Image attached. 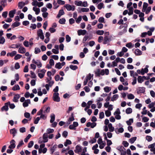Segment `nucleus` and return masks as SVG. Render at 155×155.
Returning <instances> with one entry per match:
<instances>
[{"label":"nucleus","mask_w":155,"mask_h":155,"mask_svg":"<svg viewBox=\"0 0 155 155\" xmlns=\"http://www.w3.org/2000/svg\"><path fill=\"white\" fill-rule=\"evenodd\" d=\"M69 148H68L66 149H63L62 151L63 154H69L70 155H73L74 152L72 150H69Z\"/></svg>","instance_id":"nucleus-1"},{"label":"nucleus","mask_w":155,"mask_h":155,"mask_svg":"<svg viewBox=\"0 0 155 155\" xmlns=\"http://www.w3.org/2000/svg\"><path fill=\"white\" fill-rule=\"evenodd\" d=\"M127 25H126V26L125 27L124 26L122 25H120L119 27V29H121L123 28V30L119 32L118 33V35L119 36L121 35L124 34L127 31Z\"/></svg>","instance_id":"nucleus-2"},{"label":"nucleus","mask_w":155,"mask_h":155,"mask_svg":"<svg viewBox=\"0 0 155 155\" xmlns=\"http://www.w3.org/2000/svg\"><path fill=\"white\" fill-rule=\"evenodd\" d=\"M120 111L119 108H117L116 111L114 113V115L115 116V118L117 120L121 119V116L120 115Z\"/></svg>","instance_id":"nucleus-3"},{"label":"nucleus","mask_w":155,"mask_h":155,"mask_svg":"<svg viewBox=\"0 0 155 155\" xmlns=\"http://www.w3.org/2000/svg\"><path fill=\"white\" fill-rule=\"evenodd\" d=\"M37 33L38 36L41 39L43 40L44 39L43 33L42 30L41 29H38L37 31Z\"/></svg>","instance_id":"nucleus-4"},{"label":"nucleus","mask_w":155,"mask_h":155,"mask_svg":"<svg viewBox=\"0 0 155 155\" xmlns=\"http://www.w3.org/2000/svg\"><path fill=\"white\" fill-rule=\"evenodd\" d=\"M64 7L68 11H74L75 10V6L74 5H71L69 4H66L64 5Z\"/></svg>","instance_id":"nucleus-5"},{"label":"nucleus","mask_w":155,"mask_h":155,"mask_svg":"<svg viewBox=\"0 0 155 155\" xmlns=\"http://www.w3.org/2000/svg\"><path fill=\"white\" fill-rule=\"evenodd\" d=\"M104 106L105 108H108V110L110 111L112 110L113 109V105L109 104V102H106L104 104Z\"/></svg>","instance_id":"nucleus-6"},{"label":"nucleus","mask_w":155,"mask_h":155,"mask_svg":"<svg viewBox=\"0 0 155 155\" xmlns=\"http://www.w3.org/2000/svg\"><path fill=\"white\" fill-rule=\"evenodd\" d=\"M53 99L54 101L59 102L60 101V98L59 97L58 93H54L53 96Z\"/></svg>","instance_id":"nucleus-7"},{"label":"nucleus","mask_w":155,"mask_h":155,"mask_svg":"<svg viewBox=\"0 0 155 155\" xmlns=\"http://www.w3.org/2000/svg\"><path fill=\"white\" fill-rule=\"evenodd\" d=\"M32 63L35 64L37 65V67L38 68H40L42 66V64L40 61L38 60H35L33 59L32 61Z\"/></svg>","instance_id":"nucleus-8"},{"label":"nucleus","mask_w":155,"mask_h":155,"mask_svg":"<svg viewBox=\"0 0 155 155\" xmlns=\"http://www.w3.org/2000/svg\"><path fill=\"white\" fill-rule=\"evenodd\" d=\"M40 72L38 74V76L40 78H42L44 77L46 71L43 69L41 70Z\"/></svg>","instance_id":"nucleus-9"},{"label":"nucleus","mask_w":155,"mask_h":155,"mask_svg":"<svg viewBox=\"0 0 155 155\" xmlns=\"http://www.w3.org/2000/svg\"><path fill=\"white\" fill-rule=\"evenodd\" d=\"M10 102H8L7 103L5 104V105L3 106L1 108V110L2 111H7L8 109V104H10Z\"/></svg>","instance_id":"nucleus-10"},{"label":"nucleus","mask_w":155,"mask_h":155,"mask_svg":"<svg viewBox=\"0 0 155 155\" xmlns=\"http://www.w3.org/2000/svg\"><path fill=\"white\" fill-rule=\"evenodd\" d=\"M15 142L14 140H12L10 142V145L8 147V148L11 149H13L15 147Z\"/></svg>","instance_id":"nucleus-11"},{"label":"nucleus","mask_w":155,"mask_h":155,"mask_svg":"<svg viewBox=\"0 0 155 155\" xmlns=\"http://www.w3.org/2000/svg\"><path fill=\"white\" fill-rule=\"evenodd\" d=\"M155 105V103L154 102H152L148 105V107L150 108H151L150 111L151 112H153L155 111V107H154Z\"/></svg>","instance_id":"nucleus-12"},{"label":"nucleus","mask_w":155,"mask_h":155,"mask_svg":"<svg viewBox=\"0 0 155 155\" xmlns=\"http://www.w3.org/2000/svg\"><path fill=\"white\" fill-rule=\"evenodd\" d=\"M87 32V31L85 30L81 29L78 30L77 31L78 35L79 36L84 35L86 34Z\"/></svg>","instance_id":"nucleus-13"},{"label":"nucleus","mask_w":155,"mask_h":155,"mask_svg":"<svg viewBox=\"0 0 155 155\" xmlns=\"http://www.w3.org/2000/svg\"><path fill=\"white\" fill-rule=\"evenodd\" d=\"M81 147L79 145H77L76 146L75 149L74 151L75 153H78L81 152Z\"/></svg>","instance_id":"nucleus-14"},{"label":"nucleus","mask_w":155,"mask_h":155,"mask_svg":"<svg viewBox=\"0 0 155 155\" xmlns=\"http://www.w3.org/2000/svg\"><path fill=\"white\" fill-rule=\"evenodd\" d=\"M16 10L15 9L13 10L10 11L8 15L10 18H13L14 16V15L15 14Z\"/></svg>","instance_id":"nucleus-15"},{"label":"nucleus","mask_w":155,"mask_h":155,"mask_svg":"<svg viewBox=\"0 0 155 155\" xmlns=\"http://www.w3.org/2000/svg\"><path fill=\"white\" fill-rule=\"evenodd\" d=\"M31 104V101L30 99H27L23 103V106L24 107H26L28 106L29 104Z\"/></svg>","instance_id":"nucleus-16"},{"label":"nucleus","mask_w":155,"mask_h":155,"mask_svg":"<svg viewBox=\"0 0 155 155\" xmlns=\"http://www.w3.org/2000/svg\"><path fill=\"white\" fill-rule=\"evenodd\" d=\"M18 52L20 53L24 54L26 52V49L24 47L20 46Z\"/></svg>","instance_id":"nucleus-17"},{"label":"nucleus","mask_w":155,"mask_h":155,"mask_svg":"<svg viewBox=\"0 0 155 155\" xmlns=\"http://www.w3.org/2000/svg\"><path fill=\"white\" fill-rule=\"evenodd\" d=\"M48 134L46 133L44 134L43 136V141L42 142L44 143L47 142L48 141Z\"/></svg>","instance_id":"nucleus-18"},{"label":"nucleus","mask_w":155,"mask_h":155,"mask_svg":"<svg viewBox=\"0 0 155 155\" xmlns=\"http://www.w3.org/2000/svg\"><path fill=\"white\" fill-rule=\"evenodd\" d=\"M108 127L109 128V131L110 132H112L114 130V128L112 126V124L110 123L108 124Z\"/></svg>","instance_id":"nucleus-19"},{"label":"nucleus","mask_w":155,"mask_h":155,"mask_svg":"<svg viewBox=\"0 0 155 155\" xmlns=\"http://www.w3.org/2000/svg\"><path fill=\"white\" fill-rule=\"evenodd\" d=\"M20 95L18 94H16L14 97L13 101L15 102H17L18 101V99L20 97Z\"/></svg>","instance_id":"nucleus-20"},{"label":"nucleus","mask_w":155,"mask_h":155,"mask_svg":"<svg viewBox=\"0 0 155 155\" xmlns=\"http://www.w3.org/2000/svg\"><path fill=\"white\" fill-rule=\"evenodd\" d=\"M33 10L35 12L36 15L38 14L40 12V9L39 8L36 7H34L33 8Z\"/></svg>","instance_id":"nucleus-21"},{"label":"nucleus","mask_w":155,"mask_h":155,"mask_svg":"<svg viewBox=\"0 0 155 155\" xmlns=\"http://www.w3.org/2000/svg\"><path fill=\"white\" fill-rule=\"evenodd\" d=\"M64 10L63 9H61L59 11L57 17L58 18H59L61 15H64Z\"/></svg>","instance_id":"nucleus-22"},{"label":"nucleus","mask_w":155,"mask_h":155,"mask_svg":"<svg viewBox=\"0 0 155 155\" xmlns=\"http://www.w3.org/2000/svg\"><path fill=\"white\" fill-rule=\"evenodd\" d=\"M25 5V3L23 2H21L18 3V7L20 9H21Z\"/></svg>","instance_id":"nucleus-23"},{"label":"nucleus","mask_w":155,"mask_h":155,"mask_svg":"<svg viewBox=\"0 0 155 155\" xmlns=\"http://www.w3.org/2000/svg\"><path fill=\"white\" fill-rule=\"evenodd\" d=\"M74 119L73 117V115H71V117L69 118L68 120L67 124H69L71 123V122L74 120Z\"/></svg>","instance_id":"nucleus-24"},{"label":"nucleus","mask_w":155,"mask_h":155,"mask_svg":"<svg viewBox=\"0 0 155 155\" xmlns=\"http://www.w3.org/2000/svg\"><path fill=\"white\" fill-rule=\"evenodd\" d=\"M134 53L136 55H140L142 54V52L139 49H137L135 50Z\"/></svg>","instance_id":"nucleus-25"},{"label":"nucleus","mask_w":155,"mask_h":155,"mask_svg":"<svg viewBox=\"0 0 155 155\" xmlns=\"http://www.w3.org/2000/svg\"><path fill=\"white\" fill-rule=\"evenodd\" d=\"M148 6V4L147 3L144 2L143 4V8L142 9V11L143 12H145Z\"/></svg>","instance_id":"nucleus-26"},{"label":"nucleus","mask_w":155,"mask_h":155,"mask_svg":"<svg viewBox=\"0 0 155 155\" xmlns=\"http://www.w3.org/2000/svg\"><path fill=\"white\" fill-rule=\"evenodd\" d=\"M89 11V9L88 8H79V12H88Z\"/></svg>","instance_id":"nucleus-27"},{"label":"nucleus","mask_w":155,"mask_h":155,"mask_svg":"<svg viewBox=\"0 0 155 155\" xmlns=\"http://www.w3.org/2000/svg\"><path fill=\"white\" fill-rule=\"evenodd\" d=\"M148 71V69L147 68H145L144 69L142 68L141 70V74L143 75L145 73H147Z\"/></svg>","instance_id":"nucleus-28"},{"label":"nucleus","mask_w":155,"mask_h":155,"mask_svg":"<svg viewBox=\"0 0 155 155\" xmlns=\"http://www.w3.org/2000/svg\"><path fill=\"white\" fill-rule=\"evenodd\" d=\"M47 149L46 148H44L42 149H39L38 152L39 153H45L47 151Z\"/></svg>","instance_id":"nucleus-29"},{"label":"nucleus","mask_w":155,"mask_h":155,"mask_svg":"<svg viewBox=\"0 0 155 155\" xmlns=\"http://www.w3.org/2000/svg\"><path fill=\"white\" fill-rule=\"evenodd\" d=\"M17 53V52L15 51H13L11 53H8L7 54V56H10L11 57H13Z\"/></svg>","instance_id":"nucleus-30"},{"label":"nucleus","mask_w":155,"mask_h":155,"mask_svg":"<svg viewBox=\"0 0 155 155\" xmlns=\"http://www.w3.org/2000/svg\"><path fill=\"white\" fill-rule=\"evenodd\" d=\"M104 91L106 93H108L111 90V87H110L106 86L104 88Z\"/></svg>","instance_id":"nucleus-31"},{"label":"nucleus","mask_w":155,"mask_h":155,"mask_svg":"<svg viewBox=\"0 0 155 155\" xmlns=\"http://www.w3.org/2000/svg\"><path fill=\"white\" fill-rule=\"evenodd\" d=\"M118 95L117 94L114 95L111 98V101H114L117 100L118 97Z\"/></svg>","instance_id":"nucleus-32"},{"label":"nucleus","mask_w":155,"mask_h":155,"mask_svg":"<svg viewBox=\"0 0 155 155\" xmlns=\"http://www.w3.org/2000/svg\"><path fill=\"white\" fill-rule=\"evenodd\" d=\"M10 133L11 134H13L14 137L15 136V134H16L17 131L15 128H13L10 130Z\"/></svg>","instance_id":"nucleus-33"},{"label":"nucleus","mask_w":155,"mask_h":155,"mask_svg":"<svg viewBox=\"0 0 155 155\" xmlns=\"http://www.w3.org/2000/svg\"><path fill=\"white\" fill-rule=\"evenodd\" d=\"M20 88L19 85L18 84L15 85L12 88V90L15 91L19 90Z\"/></svg>","instance_id":"nucleus-34"},{"label":"nucleus","mask_w":155,"mask_h":155,"mask_svg":"<svg viewBox=\"0 0 155 155\" xmlns=\"http://www.w3.org/2000/svg\"><path fill=\"white\" fill-rule=\"evenodd\" d=\"M127 97L130 100L133 99L135 97L134 95L132 94H128Z\"/></svg>","instance_id":"nucleus-35"},{"label":"nucleus","mask_w":155,"mask_h":155,"mask_svg":"<svg viewBox=\"0 0 155 155\" xmlns=\"http://www.w3.org/2000/svg\"><path fill=\"white\" fill-rule=\"evenodd\" d=\"M110 41V39L107 36H105L104 38V44H106Z\"/></svg>","instance_id":"nucleus-36"},{"label":"nucleus","mask_w":155,"mask_h":155,"mask_svg":"<svg viewBox=\"0 0 155 155\" xmlns=\"http://www.w3.org/2000/svg\"><path fill=\"white\" fill-rule=\"evenodd\" d=\"M50 117H51V120H50V122L51 123H52L54 121V120H55V115L54 114H51Z\"/></svg>","instance_id":"nucleus-37"},{"label":"nucleus","mask_w":155,"mask_h":155,"mask_svg":"<svg viewBox=\"0 0 155 155\" xmlns=\"http://www.w3.org/2000/svg\"><path fill=\"white\" fill-rule=\"evenodd\" d=\"M143 77L140 76H139L138 77L137 81L138 83H142L143 81Z\"/></svg>","instance_id":"nucleus-38"},{"label":"nucleus","mask_w":155,"mask_h":155,"mask_svg":"<svg viewBox=\"0 0 155 155\" xmlns=\"http://www.w3.org/2000/svg\"><path fill=\"white\" fill-rule=\"evenodd\" d=\"M71 144V141L68 139L66 140V141L64 143V146L66 147L68 145H70Z\"/></svg>","instance_id":"nucleus-39"},{"label":"nucleus","mask_w":155,"mask_h":155,"mask_svg":"<svg viewBox=\"0 0 155 155\" xmlns=\"http://www.w3.org/2000/svg\"><path fill=\"white\" fill-rule=\"evenodd\" d=\"M55 67L56 68L60 69L61 68L62 66H61V64L60 62H58L56 63L55 65Z\"/></svg>","instance_id":"nucleus-40"},{"label":"nucleus","mask_w":155,"mask_h":155,"mask_svg":"<svg viewBox=\"0 0 155 155\" xmlns=\"http://www.w3.org/2000/svg\"><path fill=\"white\" fill-rule=\"evenodd\" d=\"M128 10H129V12L128 13V15H132L133 13L134 9L132 7H130L128 9Z\"/></svg>","instance_id":"nucleus-41"},{"label":"nucleus","mask_w":155,"mask_h":155,"mask_svg":"<svg viewBox=\"0 0 155 155\" xmlns=\"http://www.w3.org/2000/svg\"><path fill=\"white\" fill-rule=\"evenodd\" d=\"M132 109L130 107H129L126 110V114H128L131 113L132 112Z\"/></svg>","instance_id":"nucleus-42"},{"label":"nucleus","mask_w":155,"mask_h":155,"mask_svg":"<svg viewBox=\"0 0 155 155\" xmlns=\"http://www.w3.org/2000/svg\"><path fill=\"white\" fill-rule=\"evenodd\" d=\"M137 137H132L129 139V142L131 143H133L136 140Z\"/></svg>","instance_id":"nucleus-43"},{"label":"nucleus","mask_w":155,"mask_h":155,"mask_svg":"<svg viewBox=\"0 0 155 155\" xmlns=\"http://www.w3.org/2000/svg\"><path fill=\"white\" fill-rule=\"evenodd\" d=\"M24 116L25 117L27 118H29V120H31V118H30V114L28 112L25 113L24 114Z\"/></svg>","instance_id":"nucleus-44"},{"label":"nucleus","mask_w":155,"mask_h":155,"mask_svg":"<svg viewBox=\"0 0 155 155\" xmlns=\"http://www.w3.org/2000/svg\"><path fill=\"white\" fill-rule=\"evenodd\" d=\"M57 145H54L51 148L50 150L51 152V154H52L54 152L55 150L57 148Z\"/></svg>","instance_id":"nucleus-45"},{"label":"nucleus","mask_w":155,"mask_h":155,"mask_svg":"<svg viewBox=\"0 0 155 155\" xmlns=\"http://www.w3.org/2000/svg\"><path fill=\"white\" fill-rule=\"evenodd\" d=\"M75 4L78 6H81L82 4V2L81 1H75Z\"/></svg>","instance_id":"nucleus-46"},{"label":"nucleus","mask_w":155,"mask_h":155,"mask_svg":"<svg viewBox=\"0 0 155 155\" xmlns=\"http://www.w3.org/2000/svg\"><path fill=\"white\" fill-rule=\"evenodd\" d=\"M110 111L107 110L105 111V114L107 117H108L111 115V113Z\"/></svg>","instance_id":"nucleus-47"},{"label":"nucleus","mask_w":155,"mask_h":155,"mask_svg":"<svg viewBox=\"0 0 155 155\" xmlns=\"http://www.w3.org/2000/svg\"><path fill=\"white\" fill-rule=\"evenodd\" d=\"M133 122V120L132 119H130L126 121V123L128 125H130Z\"/></svg>","instance_id":"nucleus-48"},{"label":"nucleus","mask_w":155,"mask_h":155,"mask_svg":"<svg viewBox=\"0 0 155 155\" xmlns=\"http://www.w3.org/2000/svg\"><path fill=\"white\" fill-rule=\"evenodd\" d=\"M5 41V39L4 37H0V44H3Z\"/></svg>","instance_id":"nucleus-49"},{"label":"nucleus","mask_w":155,"mask_h":155,"mask_svg":"<svg viewBox=\"0 0 155 155\" xmlns=\"http://www.w3.org/2000/svg\"><path fill=\"white\" fill-rule=\"evenodd\" d=\"M20 25V23L18 21H16L14 23H13L12 26L14 27H17L19 26Z\"/></svg>","instance_id":"nucleus-50"},{"label":"nucleus","mask_w":155,"mask_h":155,"mask_svg":"<svg viewBox=\"0 0 155 155\" xmlns=\"http://www.w3.org/2000/svg\"><path fill=\"white\" fill-rule=\"evenodd\" d=\"M138 91L140 93H142L145 91V88L144 87H139L138 88Z\"/></svg>","instance_id":"nucleus-51"},{"label":"nucleus","mask_w":155,"mask_h":155,"mask_svg":"<svg viewBox=\"0 0 155 155\" xmlns=\"http://www.w3.org/2000/svg\"><path fill=\"white\" fill-rule=\"evenodd\" d=\"M101 70L99 69H97L95 71V74L97 76H99L100 75Z\"/></svg>","instance_id":"nucleus-52"},{"label":"nucleus","mask_w":155,"mask_h":155,"mask_svg":"<svg viewBox=\"0 0 155 155\" xmlns=\"http://www.w3.org/2000/svg\"><path fill=\"white\" fill-rule=\"evenodd\" d=\"M104 31L103 30H98L96 31V34L99 35H102L104 33Z\"/></svg>","instance_id":"nucleus-53"},{"label":"nucleus","mask_w":155,"mask_h":155,"mask_svg":"<svg viewBox=\"0 0 155 155\" xmlns=\"http://www.w3.org/2000/svg\"><path fill=\"white\" fill-rule=\"evenodd\" d=\"M65 19L64 18L60 19L59 21V23L61 24H64L65 23Z\"/></svg>","instance_id":"nucleus-54"},{"label":"nucleus","mask_w":155,"mask_h":155,"mask_svg":"<svg viewBox=\"0 0 155 155\" xmlns=\"http://www.w3.org/2000/svg\"><path fill=\"white\" fill-rule=\"evenodd\" d=\"M70 68L73 70H75L78 68V67L76 65H71L70 66Z\"/></svg>","instance_id":"nucleus-55"},{"label":"nucleus","mask_w":155,"mask_h":155,"mask_svg":"<svg viewBox=\"0 0 155 155\" xmlns=\"http://www.w3.org/2000/svg\"><path fill=\"white\" fill-rule=\"evenodd\" d=\"M20 46V45H12L11 47V48H17L19 47Z\"/></svg>","instance_id":"nucleus-56"},{"label":"nucleus","mask_w":155,"mask_h":155,"mask_svg":"<svg viewBox=\"0 0 155 155\" xmlns=\"http://www.w3.org/2000/svg\"><path fill=\"white\" fill-rule=\"evenodd\" d=\"M87 148L86 147H84L82 152L81 155H86V152H87Z\"/></svg>","instance_id":"nucleus-57"},{"label":"nucleus","mask_w":155,"mask_h":155,"mask_svg":"<svg viewBox=\"0 0 155 155\" xmlns=\"http://www.w3.org/2000/svg\"><path fill=\"white\" fill-rule=\"evenodd\" d=\"M33 1V2L32 3V5L35 6V7H36L37 6H38V2L36 1V0H34Z\"/></svg>","instance_id":"nucleus-58"},{"label":"nucleus","mask_w":155,"mask_h":155,"mask_svg":"<svg viewBox=\"0 0 155 155\" xmlns=\"http://www.w3.org/2000/svg\"><path fill=\"white\" fill-rule=\"evenodd\" d=\"M41 52L40 49L38 48H35V54H37L40 53Z\"/></svg>","instance_id":"nucleus-59"},{"label":"nucleus","mask_w":155,"mask_h":155,"mask_svg":"<svg viewBox=\"0 0 155 155\" xmlns=\"http://www.w3.org/2000/svg\"><path fill=\"white\" fill-rule=\"evenodd\" d=\"M21 55L19 54H17L15 56L14 58V59L15 60H17L21 58Z\"/></svg>","instance_id":"nucleus-60"},{"label":"nucleus","mask_w":155,"mask_h":155,"mask_svg":"<svg viewBox=\"0 0 155 155\" xmlns=\"http://www.w3.org/2000/svg\"><path fill=\"white\" fill-rule=\"evenodd\" d=\"M57 2L58 4L61 5H63L65 4V2L61 0H58Z\"/></svg>","instance_id":"nucleus-61"},{"label":"nucleus","mask_w":155,"mask_h":155,"mask_svg":"<svg viewBox=\"0 0 155 155\" xmlns=\"http://www.w3.org/2000/svg\"><path fill=\"white\" fill-rule=\"evenodd\" d=\"M103 3H100L98 5L97 8L98 9H101L102 8H103Z\"/></svg>","instance_id":"nucleus-62"},{"label":"nucleus","mask_w":155,"mask_h":155,"mask_svg":"<svg viewBox=\"0 0 155 155\" xmlns=\"http://www.w3.org/2000/svg\"><path fill=\"white\" fill-rule=\"evenodd\" d=\"M8 13L7 11L3 12L2 13V17L5 18H6L7 16Z\"/></svg>","instance_id":"nucleus-63"},{"label":"nucleus","mask_w":155,"mask_h":155,"mask_svg":"<svg viewBox=\"0 0 155 155\" xmlns=\"http://www.w3.org/2000/svg\"><path fill=\"white\" fill-rule=\"evenodd\" d=\"M23 45L26 47H28L29 46V44L28 42L27 41H25L23 42Z\"/></svg>","instance_id":"nucleus-64"}]
</instances>
